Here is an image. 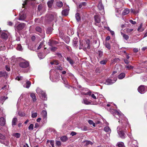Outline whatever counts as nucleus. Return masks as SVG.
<instances>
[{
	"mask_svg": "<svg viewBox=\"0 0 147 147\" xmlns=\"http://www.w3.org/2000/svg\"><path fill=\"white\" fill-rule=\"evenodd\" d=\"M115 113L119 116V122L120 123L119 125L117 128L118 134L121 138H124L125 135L124 132L126 130L125 128L128 124L127 119L123 115L118 111H116Z\"/></svg>",
	"mask_w": 147,
	"mask_h": 147,
	"instance_id": "1",
	"label": "nucleus"
},
{
	"mask_svg": "<svg viewBox=\"0 0 147 147\" xmlns=\"http://www.w3.org/2000/svg\"><path fill=\"white\" fill-rule=\"evenodd\" d=\"M90 41L89 40H87L82 42L80 41V49H82L84 50L85 51L87 49H89L90 48Z\"/></svg>",
	"mask_w": 147,
	"mask_h": 147,
	"instance_id": "2",
	"label": "nucleus"
},
{
	"mask_svg": "<svg viewBox=\"0 0 147 147\" xmlns=\"http://www.w3.org/2000/svg\"><path fill=\"white\" fill-rule=\"evenodd\" d=\"M36 92L39 95H41L42 98L43 100H47L46 94L41 89L39 88H37L36 90Z\"/></svg>",
	"mask_w": 147,
	"mask_h": 147,
	"instance_id": "3",
	"label": "nucleus"
},
{
	"mask_svg": "<svg viewBox=\"0 0 147 147\" xmlns=\"http://www.w3.org/2000/svg\"><path fill=\"white\" fill-rule=\"evenodd\" d=\"M36 92L39 95H41L42 98L43 100H47L46 94L41 89L39 88H37L36 90Z\"/></svg>",
	"mask_w": 147,
	"mask_h": 147,
	"instance_id": "4",
	"label": "nucleus"
},
{
	"mask_svg": "<svg viewBox=\"0 0 147 147\" xmlns=\"http://www.w3.org/2000/svg\"><path fill=\"white\" fill-rule=\"evenodd\" d=\"M94 18L95 20V24L99 27H101V25L100 24L101 22L100 17V16L98 15H95L94 16Z\"/></svg>",
	"mask_w": 147,
	"mask_h": 147,
	"instance_id": "5",
	"label": "nucleus"
},
{
	"mask_svg": "<svg viewBox=\"0 0 147 147\" xmlns=\"http://www.w3.org/2000/svg\"><path fill=\"white\" fill-rule=\"evenodd\" d=\"M50 42H49V45L51 46V47L50 48V49L51 50L53 51H55L57 49V48L55 47H53L52 46L54 44H57V42L54 41H51Z\"/></svg>",
	"mask_w": 147,
	"mask_h": 147,
	"instance_id": "6",
	"label": "nucleus"
},
{
	"mask_svg": "<svg viewBox=\"0 0 147 147\" xmlns=\"http://www.w3.org/2000/svg\"><path fill=\"white\" fill-rule=\"evenodd\" d=\"M138 91L141 94H144L146 91L145 86L144 85H141L138 88Z\"/></svg>",
	"mask_w": 147,
	"mask_h": 147,
	"instance_id": "7",
	"label": "nucleus"
},
{
	"mask_svg": "<svg viewBox=\"0 0 147 147\" xmlns=\"http://www.w3.org/2000/svg\"><path fill=\"white\" fill-rule=\"evenodd\" d=\"M26 18V16L25 14L22 11L20 12L19 14V20H24Z\"/></svg>",
	"mask_w": 147,
	"mask_h": 147,
	"instance_id": "8",
	"label": "nucleus"
},
{
	"mask_svg": "<svg viewBox=\"0 0 147 147\" xmlns=\"http://www.w3.org/2000/svg\"><path fill=\"white\" fill-rule=\"evenodd\" d=\"M19 65L21 67L25 68L29 66V63L27 61L20 62Z\"/></svg>",
	"mask_w": 147,
	"mask_h": 147,
	"instance_id": "9",
	"label": "nucleus"
},
{
	"mask_svg": "<svg viewBox=\"0 0 147 147\" xmlns=\"http://www.w3.org/2000/svg\"><path fill=\"white\" fill-rule=\"evenodd\" d=\"M96 56L98 59L102 57L103 55V52L102 50H98L96 52Z\"/></svg>",
	"mask_w": 147,
	"mask_h": 147,
	"instance_id": "10",
	"label": "nucleus"
},
{
	"mask_svg": "<svg viewBox=\"0 0 147 147\" xmlns=\"http://www.w3.org/2000/svg\"><path fill=\"white\" fill-rule=\"evenodd\" d=\"M117 80V78H116L113 81L112 80L110 79H107V80L105 82V84L107 85H110L113 84V83H114Z\"/></svg>",
	"mask_w": 147,
	"mask_h": 147,
	"instance_id": "11",
	"label": "nucleus"
},
{
	"mask_svg": "<svg viewBox=\"0 0 147 147\" xmlns=\"http://www.w3.org/2000/svg\"><path fill=\"white\" fill-rule=\"evenodd\" d=\"M57 14L54 13V14H51L50 15L49 17V20L50 21H52L53 20H55L57 18Z\"/></svg>",
	"mask_w": 147,
	"mask_h": 147,
	"instance_id": "12",
	"label": "nucleus"
},
{
	"mask_svg": "<svg viewBox=\"0 0 147 147\" xmlns=\"http://www.w3.org/2000/svg\"><path fill=\"white\" fill-rule=\"evenodd\" d=\"M25 26V24L24 23H20L17 26V29L20 30L23 29Z\"/></svg>",
	"mask_w": 147,
	"mask_h": 147,
	"instance_id": "13",
	"label": "nucleus"
},
{
	"mask_svg": "<svg viewBox=\"0 0 147 147\" xmlns=\"http://www.w3.org/2000/svg\"><path fill=\"white\" fill-rule=\"evenodd\" d=\"M41 115H42L44 119L45 120L47 119V113L46 111L43 110L42 112Z\"/></svg>",
	"mask_w": 147,
	"mask_h": 147,
	"instance_id": "14",
	"label": "nucleus"
},
{
	"mask_svg": "<svg viewBox=\"0 0 147 147\" xmlns=\"http://www.w3.org/2000/svg\"><path fill=\"white\" fill-rule=\"evenodd\" d=\"M31 83L30 82L26 80V83L23 85L24 87L28 88L30 86Z\"/></svg>",
	"mask_w": 147,
	"mask_h": 147,
	"instance_id": "15",
	"label": "nucleus"
},
{
	"mask_svg": "<svg viewBox=\"0 0 147 147\" xmlns=\"http://www.w3.org/2000/svg\"><path fill=\"white\" fill-rule=\"evenodd\" d=\"M60 140L62 142H66L68 139V138L65 136H63L60 137Z\"/></svg>",
	"mask_w": 147,
	"mask_h": 147,
	"instance_id": "16",
	"label": "nucleus"
},
{
	"mask_svg": "<svg viewBox=\"0 0 147 147\" xmlns=\"http://www.w3.org/2000/svg\"><path fill=\"white\" fill-rule=\"evenodd\" d=\"M5 123V120L3 117H1L0 118V125L1 126L4 125Z\"/></svg>",
	"mask_w": 147,
	"mask_h": 147,
	"instance_id": "17",
	"label": "nucleus"
},
{
	"mask_svg": "<svg viewBox=\"0 0 147 147\" xmlns=\"http://www.w3.org/2000/svg\"><path fill=\"white\" fill-rule=\"evenodd\" d=\"M57 6L59 8H60L63 6V3L61 1H57L56 3Z\"/></svg>",
	"mask_w": 147,
	"mask_h": 147,
	"instance_id": "18",
	"label": "nucleus"
},
{
	"mask_svg": "<svg viewBox=\"0 0 147 147\" xmlns=\"http://www.w3.org/2000/svg\"><path fill=\"white\" fill-rule=\"evenodd\" d=\"M73 44L74 46L77 47L78 45V40L77 38H75L73 40Z\"/></svg>",
	"mask_w": 147,
	"mask_h": 147,
	"instance_id": "19",
	"label": "nucleus"
},
{
	"mask_svg": "<svg viewBox=\"0 0 147 147\" xmlns=\"http://www.w3.org/2000/svg\"><path fill=\"white\" fill-rule=\"evenodd\" d=\"M18 121V119L16 117H14L12 119V126H14L16 125V122Z\"/></svg>",
	"mask_w": 147,
	"mask_h": 147,
	"instance_id": "20",
	"label": "nucleus"
},
{
	"mask_svg": "<svg viewBox=\"0 0 147 147\" xmlns=\"http://www.w3.org/2000/svg\"><path fill=\"white\" fill-rule=\"evenodd\" d=\"M67 60L72 65H73L74 63V61L70 57H67L66 58Z\"/></svg>",
	"mask_w": 147,
	"mask_h": 147,
	"instance_id": "21",
	"label": "nucleus"
},
{
	"mask_svg": "<svg viewBox=\"0 0 147 147\" xmlns=\"http://www.w3.org/2000/svg\"><path fill=\"white\" fill-rule=\"evenodd\" d=\"M129 11L127 9H125L122 12V15L124 16L125 15L129 13Z\"/></svg>",
	"mask_w": 147,
	"mask_h": 147,
	"instance_id": "22",
	"label": "nucleus"
},
{
	"mask_svg": "<svg viewBox=\"0 0 147 147\" xmlns=\"http://www.w3.org/2000/svg\"><path fill=\"white\" fill-rule=\"evenodd\" d=\"M53 0H51L49 1L47 3V5L49 8H51L52 7L53 4Z\"/></svg>",
	"mask_w": 147,
	"mask_h": 147,
	"instance_id": "23",
	"label": "nucleus"
},
{
	"mask_svg": "<svg viewBox=\"0 0 147 147\" xmlns=\"http://www.w3.org/2000/svg\"><path fill=\"white\" fill-rule=\"evenodd\" d=\"M68 10L67 9H65L63 10L62 11V14L63 15L66 16L68 14Z\"/></svg>",
	"mask_w": 147,
	"mask_h": 147,
	"instance_id": "24",
	"label": "nucleus"
},
{
	"mask_svg": "<svg viewBox=\"0 0 147 147\" xmlns=\"http://www.w3.org/2000/svg\"><path fill=\"white\" fill-rule=\"evenodd\" d=\"M104 130L105 131L108 132V133H110L111 131V129L108 126L105 127L104 128Z\"/></svg>",
	"mask_w": 147,
	"mask_h": 147,
	"instance_id": "25",
	"label": "nucleus"
},
{
	"mask_svg": "<svg viewBox=\"0 0 147 147\" xmlns=\"http://www.w3.org/2000/svg\"><path fill=\"white\" fill-rule=\"evenodd\" d=\"M75 17L77 21L78 22H79L81 20L80 17V14L79 13H77L75 15Z\"/></svg>",
	"mask_w": 147,
	"mask_h": 147,
	"instance_id": "26",
	"label": "nucleus"
},
{
	"mask_svg": "<svg viewBox=\"0 0 147 147\" xmlns=\"http://www.w3.org/2000/svg\"><path fill=\"white\" fill-rule=\"evenodd\" d=\"M8 34L5 33H2L1 35V37L4 39H7L8 38Z\"/></svg>",
	"mask_w": 147,
	"mask_h": 147,
	"instance_id": "27",
	"label": "nucleus"
},
{
	"mask_svg": "<svg viewBox=\"0 0 147 147\" xmlns=\"http://www.w3.org/2000/svg\"><path fill=\"white\" fill-rule=\"evenodd\" d=\"M86 5V3L85 2H83L80 3V4L78 5V7L79 8H81L82 7V6H85Z\"/></svg>",
	"mask_w": 147,
	"mask_h": 147,
	"instance_id": "28",
	"label": "nucleus"
},
{
	"mask_svg": "<svg viewBox=\"0 0 147 147\" xmlns=\"http://www.w3.org/2000/svg\"><path fill=\"white\" fill-rule=\"evenodd\" d=\"M125 74L124 73H122L120 74L118 76V78L119 79H122L125 77Z\"/></svg>",
	"mask_w": 147,
	"mask_h": 147,
	"instance_id": "29",
	"label": "nucleus"
},
{
	"mask_svg": "<svg viewBox=\"0 0 147 147\" xmlns=\"http://www.w3.org/2000/svg\"><path fill=\"white\" fill-rule=\"evenodd\" d=\"M30 96L32 98L34 101H35L36 100V96L34 94L32 93L30 95Z\"/></svg>",
	"mask_w": 147,
	"mask_h": 147,
	"instance_id": "30",
	"label": "nucleus"
},
{
	"mask_svg": "<svg viewBox=\"0 0 147 147\" xmlns=\"http://www.w3.org/2000/svg\"><path fill=\"white\" fill-rule=\"evenodd\" d=\"M142 24H140V25L138 29V31L140 32H142L144 30V29L142 28Z\"/></svg>",
	"mask_w": 147,
	"mask_h": 147,
	"instance_id": "31",
	"label": "nucleus"
},
{
	"mask_svg": "<svg viewBox=\"0 0 147 147\" xmlns=\"http://www.w3.org/2000/svg\"><path fill=\"white\" fill-rule=\"evenodd\" d=\"M38 56L40 59L43 58L45 57V55L42 53H38Z\"/></svg>",
	"mask_w": 147,
	"mask_h": 147,
	"instance_id": "32",
	"label": "nucleus"
},
{
	"mask_svg": "<svg viewBox=\"0 0 147 147\" xmlns=\"http://www.w3.org/2000/svg\"><path fill=\"white\" fill-rule=\"evenodd\" d=\"M121 34L124 39L126 40H127L129 38V36L128 35L122 33H121Z\"/></svg>",
	"mask_w": 147,
	"mask_h": 147,
	"instance_id": "33",
	"label": "nucleus"
},
{
	"mask_svg": "<svg viewBox=\"0 0 147 147\" xmlns=\"http://www.w3.org/2000/svg\"><path fill=\"white\" fill-rule=\"evenodd\" d=\"M125 67L127 68V69L130 70L134 68V67L131 65H128L125 66Z\"/></svg>",
	"mask_w": 147,
	"mask_h": 147,
	"instance_id": "34",
	"label": "nucleus"
},
{
	"mask_svg": "<svg viewBox=\"0 0 147 147\" xmlns=\"http://www.w3.org/2000/svg\"><path fill=\"white\" fill-rule=\"evenodd\" d=\"M117 145L119 147H124L123 143L121 142L118 143Z\"/></svg>",
	"mask_w": 147,
	"mask_h": 147,
	"instance_id": "35",
	"label": "nucleus"
},
{
	"mask_svg": "<svg viewBox=\"0 0 147 147\" xmlns=\"http://www.w3.org/2000/svg\"><path fill=\"white\" fill-rule=\"evenodd\" d=\"M98 8L100 10L103 9V6L102 5L101 3H99L98 4Z\"/></svg>",
	"mask_w": 147,
	"mask_h": 147,
	"instance_id": "36",
	"label": "nucleus"
},
{
	"mask_svg": "<svg viewBox=\"0 0 147 147\" xmlns=\"http://www.w3.org/2000/svg\"><path fill=\"white\" fill-rule=\"evenodd\" d=\"M88 122L90 125H92L94 127L95 126V124L92 121L90 120H89Z\"/></svg>",
	"mask_w": 147,
	"mask_h": 147,
	"instance_id": "37",
	"label": "nucleus"
},
{
	"mask_svg": "<svg viewBox=\"0 0 147 147\" xmlns=\"http://www.w3.org/2000/svg\"><path fill=\"white\" fill-rule=\"evenodd\" d=\"M36 31L40 33H41L42 31V29L40 27L38 26L36 28Z\"/></svg>",
	"mask_w": 147,
	"mask_h": 147,
	"instance_id": "38",
	"label": "nucleus"
},
{
	"mask_svg": "<svg viewBox=\"0 0 147 147\" xmlns=\"http://www.w3.org/2000/svg\"><path fill=\"white\" fill-rule=\"evenodd\" d=\"M105 47L108 49L110 50L111 49V46L110 44L108 43H106L105 44Z\"/></svg>",
	"mask_w": 147,
	"mask_h": 147,
	"instance_id": "39",
	"label": "nucleus"
},
{
	"mask_svg": "<svg viewBox=\"0 0 147 147\" xmlns=\"http://www.w3.org/2000/svg\"><path fill=\"white\" fill-rule=\"evenodd\" d=\"M84 103L86 105H88L90 104V102L88 101L87 99H84L83 100Z\"/></svg>",
	"mask_w": 147,
	"mask_h": 147,
	"instance_id": "40",
	"label": "nucleus"
},
{
	"mask_svg": "<svg viewBox=\"0 0 147 147\" xmlns=\"http://www.w3.org/2000/svg\"><path fill=\"white\" fill-rule=\"evenodd\" d=\"M56 144L59 147L61 145V142L60 141L57 140L56 141Z\"/></svg>",
	"mask_w": 147,
	"mask_h": 147,
	"instance_id": "41",
	"label": "nucleus"
},
{
	"mask_svg": "<svg viewBox=\"0 0 147 147\" xmlns=\"http://www.w3.org/2000/svg\"><path fill=\"white\" fill-rule=\"evenodd\" d=\"M81 130L84 131H87L88 130V128L87 126H84L81 128Z\"/></svg>",
	"mask_w": 147,
	"mask_h": 147,
	"instance_id": "42",
	"label": "nucleus"
},
{
	"mask_svg": "<svg viewBox=\"0 0 147 147\" xmlns=\"http://www.w3.org/2000/svg\"><path fill=\"white\" fill-rule=\"evenodd\" d=\"M34 125L33 124H31L28 127V129L30 130H32L33 129Z\"/></svg>",
	"mask_w": 147,
	"mask_h": 147,
	"instance_id": "43",
	"label": "nucleus"
},
{
	"mask_svg": "<svg viewBox=\"0 0 147 147\" xmlns=\"http://www.w3.org/2000/svg\"><path fill=\"white\" fill-rule=\"evenodd\" d=\"M17 49L19 51L22 50V47L20 45H18L17 47Z\"/></svg>",
	"mask_w": 147,
	"mask_h": 147,
	"instance_id": "44",
	"label": "nucleus"
},
{
	"mask_svg": "<svg viewBox=\"0 0 147 147\" xmlns=\"http://www.w3.org/2000/svg\"><path fill=\"white\" fill-rule=\"evenodd\" d=\"M85 142V143L86 145H88L89 144L92 145L93 144L92 142L89 141H86Z\"/></svg>",
	"mask_w": 147,
	"mask_h": 147,
	"instance_id": "45",
	"label": "nucleus"
},
{
	"mask_svg": "<svg viewBox=\"0 0 147 147\" xmlns=\"http://www.w3.org/2000/svg\"><path fill=\"white\" fill-rule=\"evenodd\" d=\"M14 136L17 138H19L20 136V134L18 133H15L14 134Z\"/></svg>",
	"mask_w": 147,
	"mask_h": 147,
	"instance_id": "46",
	"label": "nucleus"
},
{
	"mask_svg": "<svg viewBox=\"0 0 147 147\" xmlns=\"http://www.w3.org/2000/svg\"><path fill=\"white\" fill-rule=\"evenodd\" d=\"M107 61L105 60H103L102 61H101L100 62V64L102 65H105V64L106 63Z\"/></svg>",
	"mask_w": 147,
	"mask_h": 147,
	"instance_id": "47",
	"label": "nucleus"
},
{
	"mask_svg": "<svg viewBox=\"0 0 147 147\" xmlns=\"http://www.w3.org/2000/svg\"><path fill=\"white\" fill-rule=\"evenodd\" d=\"M37 116V113H34L32 114V117L34 118L36 117Z\"/></svg>",
	"mask_w": 147,
	"mask_h": 147,
	"instance_id": "48",
	"label": "nucleus"
},
{
	"mask_svg": "<svg viewBox=\"0 0 147 147\" xmlns=\"http://www.w3.org/2000/svg\"><path fill=\"white\" fill-rule=\"evenodd\" d=\"M44 44V42H40V45L38 46V49H40L42 47V46Z\"/></svg>",
	"mask_w": 147,
	"mask_h": 147,
	"instance_id": "49",
	"label": "nucleus"
},
{
	"mask_svg": "<svg viewBox=\"0 0 147 147\" xmlns=\"http://www.w3.org/2000/svg\"><path fill=\"white\" fill-rule=\"evenodd\" d=\"M50 142V144L51 146L54 145V141L53 140H48L47 141V142L49 143Z\"/></svg>",
	"mask_w": 147,
	"mask_h": 147,
	"instance_id": "50",
	"label": "nucleus"
},
{
	"mask_svg": "<svg viewBox=\"0 0 147 147\" xmlns=\"http://www.w3.org/2000/svg\"><path fill=\"white\" fill-rule=\"evenodd\" d=\"M18 115L19 116L21 117H24L25 116V114L24 113H22L21 112H19L18 113Z\"/></svg>",
	"mask_w": 147,
	"mask_h": 147,
	"instance_id": "51",
	"label": "nucleus"
},
{
	"mask_svg": "<svg viewBox=\"0 0 147 147\" xmlns=\"http://www.w3.org/2000/svg\"><path fill=\"white\" fill-rule=\"evenodd\" d=\"M42 5L41 4H39L38 7V10L39 11H40L42 9Z\"/></svg>",
	"mask_w": 147,
	"mask_h": 147,
	"instance_id": "52",
	"label": "nucleus"
},
{
	"mask_svg": "<svg viewBox=\"0 0 147 147\" xmlns=\"http://www.w3.org/2000/svg\"><path fill=\"white\" fill-rule=\"evenodd\" d=\"M133 30V29H129L128 28L126 30V31L127 33H130L132 32Z\"/></svg>",
	"mask_w": 147,
	"mask_h": 147,
	"instance_id": "53",
	"label": "nucleus"
},
{
	"mask_svg": "<svg viewBox=\"0 0 147 147\" xmlns=\"http://www.w3.org/2000/svg\"><path fill=\"white\" fill-rule=\"evenodd\" d=\"M28 1V0H24L23 1L24 2L22 4L23 7H24L25 5H26Z\"/></svg>",
	"mask_w": 147,
	"mask_h": 147,
	"instance_id": "54",
	"label": "nucleus"
},
{
	"mask_svg": "<svg viewBox=\"0 0 147 147\" xmlns=\"http://www.w3.org/2000/svg\"><path fill=\"white\" fill-rule=\"evenodd\" d=\"M137 144V141L136 140H133L131 143V145H134L135 146Z\"/></svg>",
	"mask_w": 147,
	"mask_h": 147,
	"instance_id": "55",
	"label": "nucleus"
},
{
	"mask_svg": "<svg viewBox=\"0 0 147 147\" xmlns=\"http://www.w3.org/2000/svg\"><path fill=\"white\" fill-rule=\"evenodd\" d=\"M142 80L143 82L147 81V76L144 77L142 78Z\"/></svg>",
	"mask_w": 147,
	"mask_h": 147,
	"instance_id": "56",
	"label": "nucleus"
},
{
	"mask_svg": "<svg viewBox=\"0 0 147 147\" xmlns=\"http://www.w3.org/2000/svg\"><path fill=\"white\" fill-rule=\"evenodd\" d=\"M57 69L61 71L63 70L62 67L59 66H57Z\"/></svg>",
	"mask_w": 147,
	"mask_h": 147,
	"instance_id": "57",
	"label": "nucleus"
},
{
	"mask_svg": "<svg viewBox=\"0 0 147 147\" xmlns=\"http://www.w3.org/2000/svg\"><path fill=\"white\" fill-rule=\"evenodd\" d=\"M54 64L56 65L59 64V61L57 60H54Z\"/></svg>",
	"mask_w": 147,
	"mask_h": 147,
	"instance_id": "58",
	"label": "nucleus"
},
{
	"mask_svg": "<svg viewBox=\"0 0 147 147\" xmlns=\"http://www.w3.org/2000/svg\"><path fill=\"white\" fill-rule=\"evenodd\" d=\"M129 22L133 24H135L136 23V22L135 21H134L131 20H129Z\"/></svg>",
	"mask_w": 147,
	"mask_h": 147,
	"instance_id": "59",
	"label": "nucleus"
},
{
	"mask_svg": "<svg viewBox=\"0 0 147 147\" xmlns=\"http://www.w3.org/2000/svg\"><path fill=\"white\" fill-rule=\"evenodd\" d=\"M66 39H67V40H66V41H65V42L67 43L68 44L69 43L70 41L69 38L68 37H67L66 38L65 40H66Z\"/></svg>",
	"mask_w": 147,
	"mask_h": 147,
	"instance_id": "60",
	"label": "nucleus"
},
{
	"mask_svg": "<svg viewBox=\"0 0 147 147\" xmlns=\"http://www.w3.org/2000/svg\"><path fill=\"white\" fill-rule=\"evenodd\" d=\"M22 77H21V76H20V77L17 76L16 78V79L18 80H22Z\"/></svg>",
	"mask_w": 147,
	"mask_h": 147,
	"instance_id": "61",
	"label": "nucleus"
},
{
	"mask_svg": "<svg viewBox=\"0 0 147 147\" xmlns=\"http://www.w3.org/2000/svg\"><path fill=\"white\" fill-rule=\"evenodd\" d=\"M5 136L1 134H0V139H5Z\"/></svg>",
	"mask_w": 147,
	"mask_h": 147,
	"instance_id": "62",
	"label": "nucleus"
},
{
	"mask_svg": "<svg viewBox=\"0 0 147 147\" xmlns=\"http://www.w3.org/2000/svg\"><path fill=\"white\" fill-rule=\"evenodd\" d=\"M124 62L125 63L127 64H128L130 63V61L126 59H124Z\"/></svg>",
	"mask_w": 147,
	"mask_h": 147,
	"instance_id": "63",
	"label": "nucleus"
},
{
	"mask_svg": "<svg viewBox=\"0 0 147 147\" xmlns=\"http://www.w3.org/2000/svg\"><path fill=\"white\" fill-rule=\"evenodd\" d=\"M5 68L7 71H9L10 70V68L9 66L7 65L5 66Z\"/></svg>",
	"mask_w": 147,
	"mask_h": 147,
	"instance_id": "64",
	"label": "nucleus"
}]
</instances>
